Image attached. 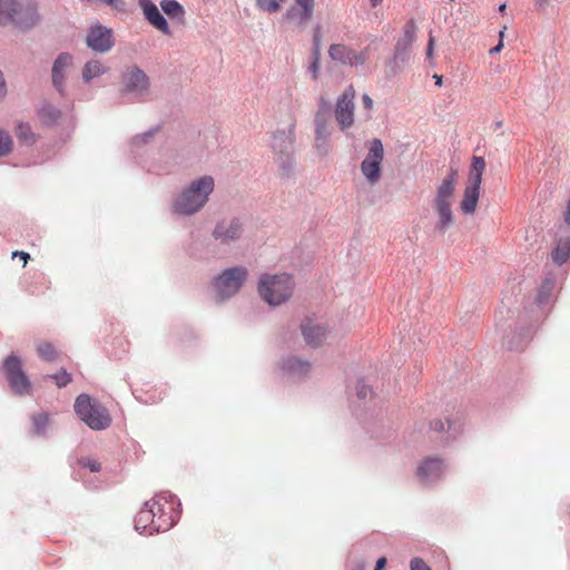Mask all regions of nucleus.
<instances>
[{"label": "nucleus", "mask_w": 570, "mask_h": 570, "mask_svg": "<svg viewBox=\"0 0 570 570\" xmlns=\"http://www.w3.org/2000/svg\"><path fill=\"white\" fill-rule=\"evenodd\" d=\"M458 184V170L451 168L435 188L432 207L438 216L435 230L445 233L454 224L453 204Z\"/></svg>", "instance_id": "1"}, {"label": "nucleus", "mask_w": 570, "mask_h": 570, "mask_svg": "<svg viewBox=\"0 0 570 570\" xmlns=\"http://www.w3.org/2000/svg\"><path fill=\"white\" fill-rule=\"evenodd\" d=\"M295 281L291 274H263L259 277L257 291L263 301L269 306L286 303L294 294Z\"/></svg>", "instance_id": "2"}, {"label": "nucleus", "mask_w": 570, "mask_h": 570, "mask_svg": "<svg viewBox=\"0 0 570 570\" xmlns=\"http://www.w3.org/2000/svg\"><path fill=\"white\" fill-rule=\"evenodd\" d=\"M214 186L215 183L212 176H204L191 181L175 200V212L183 215L197 213L207 203L208 196L214 190Z\"/></svg>", "instance_id": "3"}, {"label": "nucleus", "mask_w": 570, "mask_h": 570, "mask_svg": "<svg viewBox=\"0 0 570 570\" xmlns=\"http://www.w3.org/2000/svg\"><path fill=\"white\" fill-rule=\"evenodd\" d=\"M75 412L92 430H105L111 424L107 409L87 394L76 399Z\"/></svg>", "instance_id": "4"}, {"label": "nucleus", "mask_w": 570, "mask_h": 570, "mask_svg": "<svg viewBox=\"0 0 570 570\" xmlns=\"http://www.w3.org/2000/svg\"><path fill=\"white\" fill-rule=\"evenodd\" d=\"M38 14L33 6H22L14 0H0V24L12 23L27 29L36 24Z\"/></svg>", "instance_id": "5"}, {"label": "nucleus", "mask_w": 570, "mask_h": 570, "mask_svg": "<svg viewBox=\"0 0 570 570\" xmlns=\"http://www.w3.org/2000/svg\"><path fill=\"white\" fill-rule=\"evenodd\" d=\"M151 513L154 514V524L151 531L165 532L169 530L179 519L177 502L168 499L166 495H157L148 501Z\"/></svg>", "instance_id": "6"}, {"label": "nucleus", "mask_w": 570, "mask_h": 570, "mask_svg": "<svg viewBox=\"0 0 570 570\" xmlns=\"http://www.w3.org/2000/svg\"><path fill=\"white\" fill-rule=\"evenodd\" d=\"M248 277L246 267L236 266L222 272L214 281L215 291L220 299L236 295Z\"/></svg>", "instance_id": "7"}, {"label": "nucleus", "mask_w": 570, "mask_h": 570, "mask_svg": "<svg viewBox=\"0 0 570 570\" xmlns=\"http://www.w3.org/2000/svg\"><path fill=\"white\" fill-rule=\"evenodd\" d=\"M2 371L13 393L30 394L31 383L23 372L21 360L18 356L9 355L3 362Z\"/></svg>", "instance_id": "8"}, {"label": "nucleus", "mask_w": 570, "mask_h": 570, "mask_svg": "<svg viewBox=\"0 0 570 570\" xmlns=\"http://www.w3.org/2000/svg\"><path fill=\"white\" fill-rule=\"evenodd\" d=\"M384 158V148L380 139L375 138L368 144V151L361 164V171L371 185H375L381 179L382 161Z\"/></svg>", "instance_id": "9"}, {"label": "nucleus", "mask_w": 570, "mask_h": 570, "mask_svg": "<svg viewBox=\"0 0 570 570\" xmlns=\"http://www.w3.org/2000/svg\"><path fill=\"white\" fill-rule=\"evenodd\" d=\"M355 95L353 85H350L336 100L334 115L342 130L351 128L354 124Z\"/></svg>", "instance_id": "10"}, {"label": "nucleus", "mask_w": 570, "mask_h": 570, "mask_svg": "<svg viewBox=\"0 0 570 570\" xmlns=\"http://www.w3.org/2000/svg\"><path fill=\"white\" fill-rule=\"evenodd\" d=\"M328 56L333 61L341 65L358 67L366 62L368 58V47L357 51L344 43H333L328 48Z\"/></svg>", "instance_id": "11"}, {"label": "nucleus", "mask_w": 570, "mask_h": 570, "mask_svg": "<svg viewBox=\"0 0 570 570\" xmlns=\"http://www.w3.org/2000/svg\"><path fill=\"white\" fill-rule=\"evenodd\" d=\"M87 45L95 51L106 52L111 49L112 31L102 26H94L90 28L87 36Z\"/></svg>", "instance_id": "12"}, {"label": "nucleus", "mask_w": 570, "mask_h": 570, "mask_svg": "<svg viewBox=\"0 0 570 570\" xmlns=\"http://www.w3.org/2000/svg\"><path fill=\"white\" fill-rule=\"evenodd\" d=\"M122 83L126 91L137 95L146 94L149 88V79L147 75L138 68L128 70L122 77Z\"/></svg>", "instance_id": "13"}, {"label": "nucleus", "mask_w": 570, "mask_h": 570, "mask_svg": "<svg viewBox=\"0 0 570 570\" xmlns=\"http://www.w3.org/2000/svg\"><path fill=\"white\" fill-rule=\"evenodd\" d=\"M301 330L306 344L314 347L322 345L328 335L327 328L313 320L304 321Z\"/></svg>", "instance_id": "14"}, {"label": "nucleus", "mask_w": 570, "mask_h": 570, "mask_svg": "<svg viewBox=\"0 0 570 570\" xmlns=\"http://www.w3.org/2000/svg\"><path fill=\"white\" fill-rule=\"evenodd\" d=\"M139 6L148 22L165 35H170L169 26L157 6L150 0H139Z\"/></svg>", "instance_id": "15"}, {"label": "nucleus", "mask_w": 570, "mask_h": 570, "mask_svg": "<svg viewBox=\"0 0 570 570\" xmlns=\"http://www.w3.org/2000/svg\"><path fill=\"white\" fill-rule=\"evenodd\" d=\"M242 230L240 223L237 219H233L217 224L213 235L216 240H219L223 244H229L240 237Z\"/></svg>", "instance_id": "16"}, {"label": "nucleus", "mask_w": 570, "mask_h": 570, "mask_svg": "<svg viewBox=\"0 0 570 570\" xmlns=\"http://www.w3.org/2000/svg\"><path fill=\"white\" fill-rule=\"evenodd\" d=\"M72 57L69 53H61L52 67V83L59 92H63L66 71L71 66Z\"/></svg>", "instance_id": "17"}, {"label": "nucleus", "mask_w": 570, "mask_h": 570, "mask_svg": "<svg viewBox=\"0 0 570 570\" xmlns=\"http://www.w3.org/2000/svg\"><path fill=\"white\" fill-rule=\"evenodd\" d=\"M445 471L444 462L439 458L425 459L417 468V476L428 479H439Z\"/></svg>", "instance_id": "18"}, {"label": "nucleus", "mask_w": 570, "mask_h": 570, "mask_svg": "<svg viewBox=\"0 0 570 570\" xmlns=\"http://www.w3.org/2000/svg\"><path fill=\"white\" fill-rule=\"evenodd\" d=\"M480 186L481 185L471 183H468V185L465 186L463 197L460 202V209L463 214H474L480 197Z\"/></svg>", "instance_id": "19"}, {"label": "nucleus", "mask_w": 570, "mask_h": 570, "mask_svg": "<svg viewBox=\"0 0 570 570\" xmlns=\"http://www.w3.org/2000/svg\"><path fill=\"white\" fill-rule=\"evenodd\" d=\"M296 4L301 8V11L297 12L296 9H291L287 11L286 17L288 19H297V23L299 27L306 26V23L311 20L314 11V0H295Z\"/></svg>", "instance_id": "20"}, {"label": "nucleus", "mask_w": 570, "mask_h": 570, "mask_svg": "<svg viewBox=\"0 0 570 570\" xmlns=\"http://www.w3.org/2000/svg\"><path fill=\"white\" fill-rule=\"evenodd\" d=\"M282 368L287 375L301 379L309 373L311 364L307 361L292 356L283 362Z\"/></svg>", "instance_id": "21"}, {"label": "nucleus", "mask_w": 570, "mask_h": 570, "mask_svg": "<svg viewBox=\"0 0 570 570\" xmlns=\"http://www.w3.org/2000/svg\"><path fill=\"white\" fill-rule=\"evenodd\" d=\"M154 514L151 513V510L149 508L148 502L145 503L144 508L137 513L135 519V527L138 531L141 533H154L155 531H151V525L154 524Z\"/></svg>", "instance_id": "22"}, {"label": "nucleus", "mask_w": 570, "mask_h": 570, "mask_svg": "<svg viewBox=\"0 0 570 570\" xmlns=\"http://www.w3.org/2000/svg\"><path fill=\"white\" fill-rule=\"evenodd\" d=\"M415 38H416V24H415L414 20H409L404 24L403 37L396 43L395 49L400 50L401 48H403L404 50H406L415 41Z\"/></svg>", "instance_id": "23"}, {"label": "nucleus", "mask_w": 570, "mask_h": 570, "mask_svg": "<svg viewBox=\"0 0 570 570\" xmlns=\"http://www.w3.org/2000/svg\"><path fill=\"white\" fill-rule=\"evenodd\" d=\"M485 170V160L482 157L474 156L469 174V183L481 185L482 176Z\"/></svg>", "instance_id": "24"}, {"label": "nucleus", "mask_w": 570, "mask_h": 570, "mask_svg": "<svg viewBox=\"0 0 570 570\" xmlns=\"http://www.w3.org/2000/svg\"><path fill=\"white\" fill-rule=\"evenodd\" d=\"M570 255V238H561L558 240L552 252V259L558 265H562Z\"/></svg>", "instance_id": "25"}, {"label": "nucleus", "mask_w": 570, "mask_h": 570, "mask_svg": "<svg viewBox=\"0 0 570 570\" xmlns=\"http://www.w3.org/2000/svg\"><path fill=\"white\" fill-rule=\"evenodd\" d=\"M16 136L21 144L31 146L37 141V136L27 122H19L16 127Z\"/></svg>", "instance_id": "26"}, {"label": "nucleus", "mask_w": 570, "mask_h": 570, "mask_svg": "<svg viewBox=\"0 0 570 570\" xmlns=\"http://www.w3.org/2000/svg\"><path fill=\"white\" fill-rule=\"evenodd\" d=\"M106 72V68L102 66V63L98 60L88 61L82 70V79L86 82H89L96 77H99L100 75Z\"/></svg>", "instance_id": "27"}, {"label": "nucleus", "mask_w": 570, "mask_h": 570, "mask_svg": "<svg viewBox=\"0 0 570 570\" xmlns=\"http://www.w3.org/2000/svg\"><path fill=\"white\" fill-rule=\"evenodd\" d=\"M160 7L169 18L181 17L184 14L183 7L176 0H163Z\"/></svg>", "instance_id": "28"}, {"label": "nucleus", "mask_w": 570, "mask_h": 570, "mask_svg": "<svg viewBox=\"0 0 570 570\" xmlns=\"http://www.w3.org/2000/svg\"><path fill=\"white\" fill-rule=\"evenodd\" d=\"M37 352L42 360L48 362H52L58 357V352L55 346L47 342L40 343L37 347Z\"/></svg>", "instance_id": "29"}, {"label": "nucleus", "mask_w": 570, "mask_h": 570, "mask_svg": "<svg viewBox=\"0 0 570 570\" xmlns=\"http://www.w3.org/2000/svg\"><path fill=\"white\" fill-rule=\"evenodd\" d=\"M316 141L325 140L328 136L327 121L320 114L316 115Z\"/></svg>", "instance_id": "30"}, {"label": "nucleus", "mask_w": 570, "mask_h": 570, "mask_svg": "<svg viewBox=\"0 0 570 570\" xmlns=\"http://www.w3.org/2000/svg\"><path fill=\"white\" fill-rule=\"evenodd\" d=\"M13 141L10 135L0 128V156H6L11 153Z\"/></svg>", "instance_id": "31"}, {"label": "nucleus", "mask_w": 570, "mask_h": 570, "mask_svg": "<svg viewBox=\"0 0 570 570\" xmlns=\"http://www.w3.org/2000/svg\"><path fill=\"white\" fill-rule=\"evenodd\" d=\"M32 422L35 426V433L41 434L49 423V416L46 413H39L32 416Z\"/></svg>", "instance_id": "32"}, {"label": "nucleus", "mask_w": 570, "mask_h": 570, "mask_svg": "<svg viewBox=\"0 0 570 570\" xmlns=\"http://www.w3.org/2000/svg\"><path fill=\"white\" fill-rule=\"evenodd\" d=\"M50 377L55 381L59 389L67 386L71 382V374L68 373L65 368H61L53 375H50Z\"/></svg>", "instance_id": "33"}, {"label": "nucleus", "mask_w": 570, "mask_h": 570, "mask_svg": "<svg viewBox=\"0 0 570 570\" xmlns=\"http://www.w3.org/2000/svg\"><path fill=\"white\" fill-rule=\"evenodd\" d=\"M285 0H256L257 7L261 10L268 12H276L281 8V3Z\"/></svg>", "instance_id": "34"}, {"label": "nucleus", "mask_w": 570, "mask_h": 570, "mask_svg": "<svg viewBox=\"0 0 570 570\" xmlns=\"http://www.w3.org/2000/svg\"><path fill=\"white\" fill-rule=\"evenodd\" d=\"M320 69H321V52L318 50H313L312 61L308 67V70L311 72L313 79L318 78Z\"/></svg>", "instance_id": "35"}, {"label": "nucleus", "mask_w": 570, "mask_h": 570, "mask_svg": "<svg viewBox=\"0 0 570 570\" xmlns=\"http://www.w3.org/2000/svg\"><path fill=\"white\" fill-rule=\"evenodd\" d=\"M79 463L82 466L88 468L91 472L100 471V463L94 459H90V458L81 459L79 461Z\"/></svg>", "instance_id": "36"}, {"label": "nucleus", "mask_w": 570, "mask_h": 570, "mask_svg": "<svg viewBox=\"0 0 570 570\" xmlns=\"http://www.w3.org/2000/svg\"><path fill=\"white\" fill-rule=\"evenodd\" d=\"M410 568L411 570H431L421 558H413L410 562Z\"/></svg>", "instance_id": "37"}, {"label": "nucleus", "mask_w": 570, "mask_h": 570, "mask_svg": "<svg viewBox=\"0 0 570 570\" xmlns=\"http://www.w3.org/2000/svg\"><path fill=\"white\" fill-rule=\"evenodd\" d=\"M313 45H314V50H318L321 52V46H322L321 26H316L314 29Z\"/></svg>", "instance_id": "38"}, {"label": "nucleus", "mask_w": 570, "mask_h": 570, "mask_svg": "<svg viewBox=\"0 0 570 570\" xmlns=\"http://www.w3.org/2000/svg\"><path fill=\"white\" fill-rule=\"evenodd\" d=\"M450 428L449 422H443L442 420H434L431 422V429L435 432H443Z\"/></svg>", "instance_id": "39"}, {"label": "nucleus", "mask_w": 570, "mask_h": 570, "mask_svg": "<svg viewBox=\"0 0 570 570\" xmlns=\"http://www.w3.org/2000/svg\"><path fill=\"white\" fill-rule=\"evenodd\" d=\"M278 161L281 163L283 169H288L292 166V159L289 153H281Z\"/></svg>", "instance_id": "40"}, {"label": "nucleus", "mask_w": 570, "mask_h": 570, "mask_svg": "<svg viewBox=\"0 0 570 570\" xmlns=\"http://www.w3.org/2000/svg\"><path fill=\"white\" fill-rule=\"evenodd\" d=\"M43 115H48L51 118L52 122H55L60 117L61 112L56 107H50L43 110Z\"/></svg>", "instance_id": "41"}, {"label": "nucleus", "mask_w": 570, "mask_h": 570, "mask_svg": "<svg viewBox=\"0 0 570 570\" xmlns=\"http://www.w3.org/2000/svg\"><path fill=\"white\" fill-rule=\"evenodd\" d=\"M104 3H106L107 6L114 8V9H117V10H121L122 7H124V2L121 0H101Z\"/></svg>", "instance_id": "42"}, {"label": "nucleus", "mask_w": 570, "mask_h": 570, "mask_svg": "<svg viewBox=\"0 0 570 570\" xmlns=\"http://www.w3.org/2000/svg\"><path fill=\"white\" fill-rule=\"evenodd\" d=\"M434 43H435L434 37L432 36V33H430L428 48H426V56L429 59H431L433 57Z\"/></svg>", "instance_id": "43"}, {"label": "nucleus", "mask_w": 570, "mask_h": 570, "mask_svg": "<svg viewBox=\"0 0 570 570\" xmlns=\"http://www.w3.org/2000/svg\"><path fill=\"white\" fill-rule=\"evenodd\" d=\"M362 101L364 108L367 109L368 111L373 108V99L367 94H364L362 96Z\"/></svg>", "instance_id": "44"}, {"label": "nucleus", "mask_w": 570, "mask_h": 570, "mask_svg": "<svg viewBox=\"0 0 570 570\" xmlns=\"http://www.w3.org/2000/svg\"><path fill=\"white\" fill-rule=\"evenodd\" d=\"M12 257H13V258H14V257H19L20 259H22V262H23V266H26V264L28 263V261H29V258H30V256H29V254H28V253H26V252H19V250L13 252V253H12Z\"/></svg>", "instance_id": "45"}, {"label": "nucleus", "mask_w": 570, "mask_h": 570, "mask_svg": "<svg viewBox=\"0 0 570 570\" xmlns=\"http://www.w3.org/2000/svg\"><path fill=\"white\" fill-rule=\"evenodd\" d=\"M386 558L385 557H381L377 561H376V566H375V570H383L386 566Z\"/></svg>", "instance_id": "46"}, {"label": "nucleus", "mask_w": 570, "mask_h": 570, "mask_svg": "<svg viewBox=\"0 0 570 570\" xmlns=\"http://www.w3.org/2000/svg\"><path fill=\"white\" fill-rule=\"evenodd\" d=\"M503 35H504V31H500V42L498 46H495L494 48H492L490 50L491 53L493 52H499L501 50V48L503 47V43H502V38H503Z\"/></svg>", "instance_id": "47"}, {"label": "nucleus", "mask_w": 570, "mask_h": 570, "mask_svg": "<svg viewBox=\"0 0 570 570\" xmlns=\"http://www.w3.org/2000/svg\"><path fill=\"white\" fill-rule=\"evenodd\" d=\"M367 390H368V389H367L365 385L360 386V387L357 389V395H358L360 397H366V395H367Z\"/></svg>", "instance_id": "48"}, {"label": "nucleus", "mask_w": 570, "mask_h": 570, "mask_svg": "<svg viewBox=\"0 0 570 570\" xmlns=\"http://www.w3.org/2000/svg\"><path fill=\"white\" fill-rule=\"evenodd\" d=\"M433 78L435 80L436 86H442V76L434 75Z\"/></svg>", "instance_id": "49"}, {"label": "nucleus", "mask_w": 570, "mask_h": 570, "mask_svg": "<svg viewBox=\"0 0 570 570\" xmlns=\"http://www.w3.org/2000/svg\"><path fill=\"white\" fill-rule=\"evenodd\" d=\"M284 142L286 144V147L292 146L293 140L289 136L284 137Z\"/></svg>", "instance_id": "50"}, {"label": "nucleus", "mask_w": 570, "mask_h": 570, "mask_svg": "<svg viewBox=\"0 0 570 570\" xmlns=\"http://www.w3.org/2000/svg\"><path fill=\"white\" fill-rule=\"evenodd\" d=\"M383 0H370V3L373 8L377 7L382 3Z\"/></svg>", "instance_id": "51"}, {"label": "nucleus", "mask_w": 570, "mask_h": 570, "mask_svg": "<svg viewBox=\"0 0 570 570\" xmlns=\"http://www.w3.org/2000/svg\"><path fill=\"white\" fill-rule=\"evenodd\" d=\"M537 3L540 6V7H543L548 3V0H537Z\"/></svg>", "instance_id": "52"}, {"label": "nucleus", "mask_w": 570, "mask_h": 570, "mask_svg": "<svg viewBox=\"0 0 570 570\" xmlns=\"http://www.w3.org/2000/svg\"><path fill=\"white\" fill-rule=\"evenodd\" d=\"M505 8H507V6L503 3V4H501V6L499 7V11H500V12H504Z\"/></svg>", "instance_id": "53"}]
</instances>
